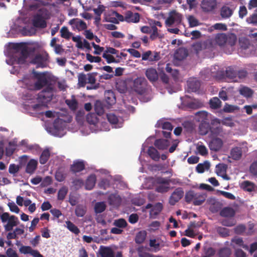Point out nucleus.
<instances>
[{"mask_svg": "<svg viewBox=\"0 0 257 257\" xmlns=\"http://www.w3.org/2000/svg\"><path fill=\"white\" fill-rule=\"evenodd\" d=\"M32 73L34 79L36 80L34 83V89L39 90L45 87L38 94L39 101L42 103H47L50 101L52 99L55 92L54 84L51 82L45 72H38L33 70Z\"/></svg>", "mask_w": 257, "mask_h": 257, "instance_id": "1", "label": "nucleus"}, {"mask_svg": "<svg viewBox=\"0 0 257 257\" xmlns=\"http://www.w3.org/2000/svg\"><path fill=\"white\" fill-rule=\"evenodd\" d=\"M206 197L205 193L189 190L185 194V200L188 203H192L194 205L199 206L205 202Z\"/></svg>", "mask_w": 257, "mask_h": 257, "instance_id": "2", "label": "nucleus"}, {"mask_svg": "<svg viewBox=\"0 0 257 257\" xmlns=\"http://www.w3.org/2000/svg\"><path fill=\"white\" fill-rule=\"evenodd\" d=\"M236 40V35L232 33L227 35L223 33L218 34L215 37L216 43L220 46L227 45L232 47L235 45Z\"/></svg>", "mask_w": 257, "mask_h": 257, "instance_id": "3", "label": "nucleus"}, {"mask_svg": "<svg viewBox=\"0 0 257 257\" xmlns=\"http://www.w3.org/2000/svg\"><path fill=\"white\" fill-rule=\"evenodd\" d=\"M213 76L219 80L228 79L233 81H237V68L235 66H229L226 68L225 71H218L216 75Z\"/></svg>", "mask_w": 257, "mask_h": 257, "instance_id": "4", "label": "nucleus"}, {"mask_svg": "<svg viewBox=\"0 0 257 257\" xmlns=\"http://www.w3.org/2000/svg\"><path fill=\"white\" fill-rule=\"evenodd\" d=\"M1 220L2 222L7 221V223L4 225L6 231H11L14 226H17L19 223L18 218L14 215L10 216L8 212H4L2 214Z\"/></svg>", "mask_w": 257, "mask_h": 257, "instance_id": "5", "label": "nucleus"}, {"mask_svg": "<svg viewBox=\"0 0 257 257\" xmlns=\"http://www.w3.org/2000/svg\"><path fill=\"white\" fill-rule=\"evenodd\" d=\"M49 54L44 51L41 53L37 54L32 59L31 63L36 65V68H45L47 66V63L49 61Z\"/></svg>", "mask_w": 257, "mask_h": 257, "instance_id": "6", "label": "nucleus"}, {"mask_svg": "<svg viewBox=\"0 0 257 257\" xmlns=\"http://www.w3.org/2000/svg\"><path fill=\"white\" fill-rule=\"evenodd\" d=\"M171 180L166 178L158 177L155 179V191L158 193H164L167 192L170 189Z\"/></svg>", "mask_w": 257, "mask_h": 257, "instance_id": "7", "label": "nucleus"}, {"mask_svg": "<svg viewBox=\"0 0 257 257\" xmlns=\"http://www.w3.org/2000/svg\"><path fill=\"white\" fill-rule=\"evenodd\" d=\"M182 15L176 11H171L169 17L165 21V24L167 27H171L173 25L178 26L181 24L182 20Z\"/></svg>", "mask_w": 257, "mask_h": 257, "instance_id": "8", "label": "nucleus"}, {"mask_svg": "<svg viewBox=\"0 0 257 257\" xmlns=\"http://www.w3.org/2000/svg\"><path fill=\"white\" fill-rule=\"evenodd\" d=\"M133 89L139 94H144L146 92V81L144 78L138 77L133 82Z\"/></svg>", "mask_w": 257, "mask_h": 257, "instance_id": "9", "label": "nucleus"}, {"mask_svg": "<svg viewBox=\"0 0 257 257\" xmlns=\"http://www.w3.org/2000/svg\"><path fill=\"white\" fill-rule=\"evenodd\" d=\"M161 59L160 53L157 51L148 50L142 54V60L148 61L150 62H155Z\"/></svg>", "mask_w": 257, "mask_h": 257, "instance_id": "10", "label": "nucleus"}, {"mask_svg": "<svg viewBox=\"0 0 257 257\" xmlns=\"http://www.w3.org/2000/svg\"><path fill=\"white\" fill-rule=\"evenodd\" d=\"M184 191L181 187L176 188L172 193L169 198V203L171 205H174L183 196Z\"/></svg>", "mask_w": 257, "mask_h": 257, "instance_id": "11", "label": "nucleus"}, {"mask_svg": "<svg viewBox=\"0 0 257 257\" xmlns=\"http://www.w3.org/2000/svg\"><path fill=\"white\" fill-rule=\"evenodd\" d=\"M217 6L216 0H203L201 2V7L205 12H209L214 10Z\"/></svg>", "mask_w": 257, "mask_h": 257, "instance_id": "12", "label": "nucleus"}, {"mask_svg": "<svg viewBox=\"0 0 257 257\" xmlns=\"http://www.w3.org/2000/svg\"><path fill=\"white\" fill-rule=\"evenodd\" d=\"M85 169V164L83 161H74L70 166V170L73 173H76L83 171Z\"/></svg>", "mask_w": 257, "mask_h": 257, "instance_id": "13", "label": "nucleus"}, {"mask_svg": "<svg viewBox=\"0 0 257 257\" xmlns=\"http://www.w3.org/2000/svg\"><path fill=\"white\" fill-rule=\"evenodd\" d=\"M222 145L223 142L222 140L218 138L212 139L209 143V149L215 152L220 150Z\"/></svg>", "mask_w": 257, "mask_h": 257, "instance_id": "14", "label": "nucleus"}, {"mask_svg": "<svg viewBox=\"0 0 257 257\" xmlns=\"http://www.w3.org/2000/svg\"><path fill=\"white\" fill-rule=\"evenodd\" d=\"M211 123L212 126H211L210 132L212 136H217L222 132V128L220 125L214 126L213 125L215 123L219 124L220 123V120L215 118L212 120Z\"/></svg>", "mask_w": 257, "mask_h": 257, "instance_id": "15", "label": "nucleus"}, {"mask_svg": "<svg viewBox=\"0 0 257 257\" xmlns=\"http://www.w3.org/2000/svg\"><path fill=\"white\" fill-rule=\"evenodd\" d=\"M234 10L227 6H223L220 9V15L223 19H228L233 15Z\"/></svg>", "mask_w": 257, "mask_h": 257, "instance_id": "16", "label": "nucleus"}, {"mask_svg": "<svg viewBox=\"0 0 257 257\" xmlns=\"http://www.w3.org/2000/svg\"><path fill=\"white\" fill-rule=\"evenodd\" d=\"M69 24L71 25H73L79 31H82L86 29L87 25L86 24L78 19H73L69 22Z\"/></svg>", "mask_w": 257, "mask_h": 257, "instance_id": "17", "label": "nucleus"}, {"mask_svg": "<svg viewBox=\"0 0 257 257\" xmlns=\"http://www.w3.org/2000/svg\"><path fill=\"white\" fill-rule=\"evenodd\" d=\"M108 201L110 205L118 207L121 204V198L117 194L113 193L109 196Z\"/></svg>", "mask_w": 257, "mask_h": 257, "instance_id": "18", "label": "nucleus"}, {"mask_svg": "<svg viewBox=\"0 0 257 257\" xmlns=\"http://www.w3.org/2000/svg\"><path fill=\"white\" fill-rule=\"evenodd\" d=\"M195 115L197 121L200 123L209 121V118L211 115L210 114L206 111H198L196 113Z\"/></svg>", "mask_w": 257, "mask_h": 257, "instance_id": "19", "label": "nucleus"}, {"mask_svg": "<svg viewBox=\"0 0 257 257\" xmlns=\"http://www.w3.org/2000/svg\"><path fill=\"white\" fill-rule=\"evenodd\" d=\"M101 257H114V253L111 247L101 246L99 250Z\"/></svg>", "mask_w": 257, "mask_h": 257, "instance_id": "20", "label": "nucleus"}, {"mask_svg": "<svg viewBox=\"0 0 257 257\" xmlns=\"http://www.w3.org/2000/svg\"><path fill=\"white\" fill-rule=\"evenodd\" d=\"M169 145L170 142L168 140L163 139H157L154 142V146L161 150L167 149Z\"/></svg>", "mask_w": 257, "mask_h": 257, "instance_id": "21", "label": "nucleus"}, {"mask_svg": "<svg viewBox=\"0 0 257 257\" xmlns=\"http://www.w3.org/2000/svg\"><path fill=\"white\" fill-rule=\"evenodd\" d=\"M242 148L238 147L233 148L230 153V157L234 160H239L242 156Z\"/></svg>", "mask_w": 257, "mask_h": 257, "instance_id": "22", "label": "nucleus"}, {"mask_svg": "<svg viewBox=\"0 0 257 257\" xmlns=\"http://www.w3.org/2000/svg\"><path fill=\"white\" fill-rule=\"evenodd\" d=\"M146 75L151 82H155L158 80V74L155 69L149 68L146 71Z\"/></svg>", "mask_w": 257, "mask_h": 257, "instance_id": "23", "label": "nucleus"}, {"mask_svg": "<svg viewBox=\"0 0 257 257\" xmlns=\"http://www.w3.org/2000/svg\"><path fill=\"white\" fill-rule=\"evenodd\" d=\"M164 37V35L160 33L157 27L153 26L151 27V33H150V38L152 41H154L157 38L162 39Z\"/></svg>", "mask_w": 257, "mask_h": 257, "instance_id": "24", "label": "nucleus"}, {"mask_svg": "<svg viewBox=\"0 0 257 257\" xmlns=\"http://www.w3.org/2000/svg\"><path fill=\"white\" fill-rule=\"evenodd\" d=\"M37 165L38 162L36 160L34 159L30 160L27 165L26 172L30 174H32L37 169Z\"/></svg>", "mask_w": 257, "mask_h": 257, "instance_id": "25", "label": "nucleus"}, {"mask_svg": "<svg viewBox=\"0 0 257 257\" xmlns=\"http://www.w3.org/2000/svg\"><path fill=\"white\" fill-rule=\"evenodd\" d=\"M96 178L94 174H91L86 179L85 183V188L87 190H90L93 188L96 183Z\"/></svg>", "mask_w": 257, "mask_h": 257, "instance_id": "26", "label": "nucleus"}, {"mask_svg": "<svg viewBox=\"0 0 257 257\" xmlns=\"http://www.w3.org/2000/svg\"><path fill=\"white\" fill-rule=\"evenodd\" d=\"M33 25L35 27L40 28H44L47 26L46 21L40 16L34 18Z\"/></svg>", "mask_w": 257, "mask_h": 257, "instance_id": "27", "label": "nucleus"}, {"mask_svg": "<svg viewBox=\"0 0 257 257\" xmlns=\"http://www.w3.org/2000/svg\"><path fill=\"white\" fill-rule=\"evenodd\" d=\"M140 15L138 13H133L128 12L125 16V21L127 22L137 23L140 21Z\"/></svg>", "mask_w": 257, "mask_h": 257, "instance_id": "28", "label": "nucleus"}, {"mask_svg": "<svg viewBox=\"0 0 257 257\" xmlns=\"http://www.w3.org/2000/svg\"><path fill=\"white\" fill-rule=\"evenodd\" d=\"M150 158L155 161H158L160 158V155L158 151L154 147H150L147 151Z\"/></svg>", "mask_w": 257, "mask_h": 257, "instance_id": "29", "label": "nucleus"}, {"mask_svg": "<svg viewBox=\"0 0 257 257\" xmlns=\"http://www.w3.org/2000/svg\"><path fill=\"white\" fill-rule=\"evenodd\" d=\"M14 48L17 50L20 51V56L24 57V58L27 59L29 55V51L28 49L26 47H23L21 44H16Z\"/></svg>", "mask_w": 257, "mask_h": 257, "instance_id": "30", "label": "nucleus"}, {"mask_svg": "<svg viewBox=\"0 0 257 257\" xmlns=\"http://www.w3.org/2000/svg\"><path fill=\"white\" fill-rule=\"evenodd\" d=\"M210 127L211 125L209 123V121L200 123L199 126L200 134L202 135H206L210 132Z\"/></svg>", "mask_w": 257, "mask_h": 257, "instance_id": "31", "label": "nucleus"}, {"mask_svg": "<svg viewBox=\"0 0 257 257\" xmlns=\"http://www.w3.org/2000/svg\"><path fill=\"white\" fill-rule=\"evenodd\" d=\"M234 215V210L229 207H224L220 211V215L222 217H233Z\"/></svg>", "mask_w": 257, "mask_h": 257, "instance_id": "32", "label": "nucleus"}, {"mask_svg": "<svg viewBox=\"0 0 257 257\" xmlns=\"http://www.w3.org/2000/svg\"><path fill=\"white\" fill-rule=\"evenodd\" d=\"M210 107L213 109H217L221 107L222 102L217 97L211 98L209 102Z\"/></svg>", "mask_w": 257, "mask_h": 257, "instance_id": "33", "label": "nucleus"}, {"mask_svg": "<svg viewBox=\"0 0 257 257\" xmlns=\"http://www.w3.org/2000/svg\"><path fill=\"white\" fill-rule=\"evenodd\" d=\"M147 236L146 230H141L138 232L135 237V242L137 244H141L144 242Z\"/></svg>", "mask_w": 257, "mask_h": 257, "instance_id": "34", "label": "nucleus"}, {"mask_svg": "<svg viewBox=\"0 0 257 257\" xmlns=\"http://www.w3.org/2000/svg\"><path fill=\"white\" fill-rule=\"evenodd\" d=\"M50 157V152L48 149H45L42 153L39 158L40 164L44 165L47 163Z\"/></svg>", "mask_w": 257, "mask_h": 257, "instance_id": "35", "label": "nucleus"}, {"mask_svg": "<svg viewBox=\"0 0 257 257\" xmlns=\"http://www.w3.org/2000/svg\"><path fill=\"white\" fill-rule=\"evenodd\" d=\"M188 56L187 51L183 48H179L175 53V56L176 59L182 60Z\"/></svg>", "mask_w": 257, "mask_h": 257, "instance_id": "36", "label": "nucleus"}, {"mask_svg": "<svg viewBox=\"0 0 257 257\" xmlns=\"http://www.w3.org/2000/svg\"><path fill=\"white\" fill-rule=\"evenodd\" d=\"M240 187L245 191L252 192L254 190V184L249 181H244L241 184Z\"/></svg>", "mask_w": 257, "mask_h": 257, "instance_id": "37", "label": "nucleus"}, {"mask_svg": "<svg viewBox=\"0 0 257 257\" xmlns=\"http://www.w3.org/2000/svg\"><path fill=\"white\" fill-rule=\"evenodd\" d=\"M192 49L198 54L199 52L204 49L206 47V44L204 42L198 41L194 43L192 45Z\"/></svg>", "mask_w": 257, "mask_h": 257, "instance_id": "38", "label": "nucleus"}, {"mask_svg": "<svg viewBox=\"0 0 257 257\" xmlns=\"http://www.w3.org/2000/svg\"><path fill=\"white\" fill-rule=\"evenodd\" d=\"M94 111L96 114L101 116L104 112V109L100 101L97 100L94 104Z\"/></svg>", "mask_w": 257, "mask_h": 257, "instance_id": "39", "label": "nucleus"}, {"mask_svg": "<svg viewBox=\"0 0 257 257\" xmlns=\"http://www.w3.org/2000/svg\"><path fill=\"white\" fill-rule=\"evenodd\" d=\"M105 99L109 105L114 104L115 102V97L111 90H108L105 93Z\"/></svg>", "mask_w": 257, "mask_h": 257, "instance_id": "40", "label": "nucleus"}, {"mask_svg": "<svg viewBox=\"0 0 257 257\" xmlns=\"http://www.w3.org/2000/svg\"><path fill=\"white\" fill-rule=\"evenodd\" d=\"M65 103L71 110L75 111L77 109L78 102L74 96H72L71 99L65 100Z\"/></svg>", "mask_w": 257, "mask_h": 257, "instance_id": "41", "label": "nucleus"}, {"mask_svg": "<svg viewBox=\"0 0 257 257\" xmlns=\"http://www.w3.org/2000/svg\"><path fill=\"white\" fill-rule=\"evenodd\" d=\"M188 88L192 92H196L200 88V84L198 80H193L188 82Z\"/></svg>", "mask_w": 257, "mask_h": 257, "instance_id": "42", "label": "nucleus"}, {"mask_svg": "<svg viewBox=\"0 0 257 257\" xmlns=\"http://www.w3.org/2000/svg\"><path fill=\"white\" fill-rule=\"evenodd\" d=\"M67 228L73 233L77 235L80 233V230L78 227L70 221H66Z\"/></svg>", "mask_w": 257, "mask_h": 257, "instance_id": "43", "label": "nucleus"}, {"mask_svg": "<svg viewBox=\"0 0 257 257\" xmlns=\"http://www.w3.org/2000/svg\"><path fill=\"white\" fill-rule=\"evenodd\" d=\"M238 109V106L225 103L223 108L222 111L225 113H232Z\"/></svg>", "mask_w": 257, "mask_h": 257, "instance_id": "44", "label": "nucleus"}, {"mask_svg": "<svg viewBox=\"0 0 257 257\" xmlns=\"http://www.w3.org/2000/svg\"><path fill=\"white\" fill-rule=\"evenodd\" d=\"M210 167V164L208 161H205L203 164H198L196 167V171L199 173H202L205 170L208 169Z\"/></svg>", "mask_w": 257, "mask_h": 257, "instance_id": "45", "label": "nucleus"}, {"mask_svg": "<svg viewBox=\"0 0 257 257\" xmlns=\"http://www.w3.org/2000/svg\"><path fill=\"white\" fill-rule=\"evenodd\" d=\"M231 253V249L227 247L220 248L218 252L219 257H229Z\"/></svg>", "mask_w": 257, "mask_h": 257, "instance_id": "46", "label": "nucleus"}, {"mask_svg": "<svg viewBox=\"0 0 257 257\" xmlns=\"http://www.w3.org/2000/svg\"><path fill=\"white\" fill-rule=\"evenodd\" d=\"M239 91L241 95L246 97H250L253 94L252 90L247 87H243L241 88Z\"/></svg>", "mask_w": 257, "mask_h": 257, "instance_id": "47", "label": "nucleus"}, {"mask_svg": "<svg viewBox=\"0 0 257 257\" xmlns=\"http://www.w3.org/2000/svg\"><path fill=\"white\" fill-rule=\"evenodd\" d=\"M68 188L66 186L61 187L58 192V199L59 200H63L68 193Z\"/></svg>", "mask_w": 257, "mask_h": 257, "instance_id": "48", "label": "nucleus"}, {"mask_svg": "<svg viewBox=\"0 0 257 257\" xmlns=\"http://www.w3.org/2000/svg\"><path fill=\"white\" fill-rule=\"evenodd\" d=\"M66 177V174L61 169L58 170L55 173V179L59 182L63 181Z\"/></svg>", "mask_w": 257, "mask_h": 257, "instance_id": "49", "label": "nucleus"}, {"mask_svg": "<svg viewBox=\"0 0 257 257\" xmlns=\"http://www.w3.org/2000/svg\"><path fill=\"white\" fill-rule=\"evenodd\" d=\"M113 225L117 227L124 228L126 227L127 223L124 219L120 218L115 220L113 222Z\"/></svg>", "mask_w": 257, "mask_h": 257, "instance_id": "50", "label": "nucleus"}, {"mask_svg": "<svg viewBox=\"0 0 257 257\" xmlns=\"http://www.w3.org/2000/svg\"><path fill=\"white\" fill-rule=\"evenodd\" d=\"M61 36L62 38L66 39H69L71 36L72 35V33L70 32L67 28L65 26H63L60 30Z\"/></svg>", "mask_w": 257, "mask_h": 257, "instance_id": "51", "label": "nucleus"}, {"mask_svg": "<svg viewBox=\"0 0 257 257\" xmlns=\"http://www.w3.org/2000/svg\"><path fill=\"white\" fill-rule=\"evenodd\" d=\"M87 122L91 124H94L98 121V118L94 113H90L86 116Z\"/></svg>", "mask_w": 257, "mask_h": 257, "instance_id": "52", "label": "nucleus"}, {"mask_svg": "<svg viewBox=\"0 0 257 257\" xmlns=\"http://www.w3.org/2000/svg\"><path fill=\"white\" fill-rule=\"evenodd\" d=\"M106 208V205L103 202H97L95 204L94 210L96 213H100L103 212Z\"/></svg>", "mask_w": 257, "mask_h": 257, "instance_id": "53", "label": "nucleus"}, {"mask_svg": "<svg viewBox=\"0 0 257 257\" xmlns=\"http://www.w3.org/2000/svg\"><path fill=\"white\" fill-rule=\"evenodd\" d=\"M86 209L82 205H77L76 207L75 213L77 217H83L86 213Z\"/></svg>", "mask_w": 257, "mask_h": 257, "instance_id": "54", "label": "nucleus"}, {"mask_svg": "<svg viewBox=\"0 0 257 257\" xmlns=\"http://www.w3.org/2000/svg\"><path fill=\"white\" fill-rule=\"evenodd\" d=\"M97 74V72H92L87 74V83L90 84H96L95 77Z\"/></svg>", "mask_w": 257, "mask_h": 257, "instance_id": "55", "label": "nucleus"}, {"mask_svg": "<svg viewBox=\"0 0 257 257\" xmlns=\"http://www.w3.org/2000/svg\"><path fill=\"white\" fill-rule=\"evenodd\" d=\"M226 165L224 164H219L216 166V173L218 175H222L225 173Z\"/></svg>", "mask_w": 257, "mask_h": 257, "instance_id": "56", "label": "nucleus"}, {"mask_svg": "<svg viewBox=\"0 0 257 257\" xmlns=\"http://www.w3.org/2000/svg\"><path fill=\"white\" fill-rule=\"evenodd\" d=\"M248 75V72L246 69H237V78L239 79H244L247 77Z\"/></svg>", "mask_w": 257, "mask_h": 257, "instance_id": "57", "label": "nucleus"}, {"mask_svg": "<svg viewBox=\"0 0 257 257\" xmlns=\"http://www.w3.org/2000/svg\"><path fill=\"white\" fill-rule=\"evenodd\" d=\"M163 209V205L161 203H156L153 207L152 209V212L154 215L159 214Z\"/></svg>", "mask_w": 257, "mask_h": 257, "instance_id": "58", "label": "nucleus"}, {"mask_svg": "<svg viewBox=\"0 0 257 257\" xmlns=\"http://www.w3.org/2000/svg\"><path fill=\"white\" fill-rule=\"evenodd\" d=\"M9 146L6 148V155L7 156H12L14 153L16 148L15 145L12 142L9 143Z\"/></svg>", "mask_w": 257, "mask_h": 257, "instance_id": "59", "label": "nucleus"}, {"mask_svg": "<svg viewBox=\"0 0 257 257\" xmlns=\"http://www.w3.org/2000/svg\"><path fill=\"white\" fill-rule=\"evenodd\" d=\"M107 118L108 121L111 124H117L118 121V119L117 116L112 113L107 114Z\"/></svg>", "mask_w": 257, "mask_h": 257, "instance_id": "60", "label": "nucleus"}, {"mask_svg": "<svg viewBox=\"0 0 257 257\" xmlns=\"http://www.w3.org/2000/svg\"><path fill=\"white\" fill-rule=\"evenodd\" d=\"M231 241L235 243L237 245L242 247L243 248L247 249L248 248L247 245L244 244L243 241L241 238L235 237L232 239Z\"/></svg>", "mask_w": 257, "mask_h": 257, "instance_id": "61", "label": "nucleus"}, {"mask_svg": "<svg viewBox=\"0 0 257 257\" xmlns=\"http://www.w3.org/2000/svg\"><path fill=\"white\" fill-rule=\"evenodd\" d=\"M86 59L90 62H100L101 61V59L98 56H93L89 53L86 54Z\"/></svg>", "mask_w": 257, "mask_h": 257, "instance_id": "62", "label": "nucleus"}, {"mask_svg": "<svg viewBox=\"0 0 257 257\" xmlns=\"http://www.w3.org/2000/svg\"><path fill=\"white\" fill-rule=\"evenodd\" d=\"M188 20L190 27H194L199 25L198 20L193 16H189Z\"/></svg>", "mask_w": 257, "mask_h": 257, "instance_id": "63", "label": "nucleus"}, {"mask_svg": "<svg viewBox=\"0 0 257 257\" xmlns=\"http://www.w3.org/2000/svg\"><path fill=\"white\" fill-rule=\"evenodd\" d=\"M221 206V204L219 202H216L210 206L209 209L212 213H216L220 210Z\"/></svg>", "mask_w": 257, "mask_h": 257, "instance_id": "64", "label": "nucleus"}]
</instances>
